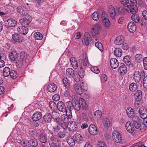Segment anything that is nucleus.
Instances as JSON below:
<instances>
[{"label": "nucleus", "mask_w": 147, "mask_h": 147, "mask_svg": "<svg viewBox=\"0 0 147 147\" xmlns=\"http://www.w3.org/2000/svg\"><path fill=\"white\" fill-rule=\"evenodd\" d=\"M97 40V38L94 37H91L90 33L88 32L85 33L82 40L83 45H87L90 44H91L90 43H92Z\"/></svg>", "instance_id": "1"}, {"label": "nucleus", "mask_w": 147, "mask_h": 147, "mask_svg": "<svg viewBox=\"0 0 147 147\" xmlns=\"http://www.w3.org/2000/svg\"><path fill=\"white\" fill-rule=\"evenodd\" d=\"M101 18L104 26L105 27H108L110 26L111 23L108 18V15L105 12L103 11L102 12Z\"/></svg>", "instance_id": "2"}, {"label": "nucleus", "mask_w": 147, "mask_h": 147, "mask_svg": "<svg viewBox=\"0 0 147 147\" xmlns=\"http://www.w3.org/2000/svg\"><path fill=\"white\" fill-rule=\"evenodd\" d=\"M145 76V74L144 71L140 72L135 71L134 73L133 79L135 82H138L140 81L141 78H143Z\"/></svg>", "instance_id": "3"}, {"label": "nucleus", "mask_w": 147, "mask_h": 147, "mask_svg": "<svg viewBox=\"0 0 147 147\" xmlns=\"http://www.w3.org/2000/svg\"><path fill=\"white\" fill-rule=\"evenodd\" d=\"M55 134L60 138H64L65 135V132L61 129L58 126H56L53 128Z\"/></svg>", "instance_id": "4"}, {"label": "nucleus", "mask_w": 147, "mask_h": 147, "mask_svg": "<svg viewBox=\"0 0 147 147\" xmlns=\"http://www.w3.org/2000/svg\"><path fill=\"white\" fill-rule=\"evenodd\" d=\"M101 30L100 26L98 24H96L92 27L91 33L93 36H96L99 34Z\"/></svg>", "instance_id": "5"}, {"label": "nucleus", "mask_w": 147, "mask_h": 147, "mask_svg": "<svg viewBox=\"0 0 147 147\" xmlns=\"http://www.w3.org/2000/svg\"><path fill=\"white\" fill-rule=\"evenodd\" d=\"M32 20V18L30 16H27L24 18L20 19L19 22L24 27H28Z\"/></svg>", "instance_id": "6"}, {"label": "nucleus", "mask_w": 147, "mask_h": 147, "mask_svg": "<svg viewBox=\"0 0 147 147\" xmlns=\"http://www.w3.org/2000/svg\"><path fill=\"white\" fill-rule=\"evenodd\" d=\"M17 9L18 12L20 15L25 16H29L28 14L29 11L24 7L19 6L17 7Z\"/></svg>", "instance_id": "7"}, {"label": "nucleus", "mask_w": 147, "mask_h": 147, "mask_svg": "<svg viewBox=\"0 0 147 147\" xmlns=\"http://www.w3.org/2000/svg\"><path fill=\"white\" fill-rule=\"evenodd\" d=\"M112 134L113 139L115 142L118 143L121 141V137L120 133L115 131Z\"/></svg>", "instance_id": "8"}, {"label": "nucleus", "mask_w": 147, "mask_h": 147, "mask_svg": "<svg viewBox=\"0 0 147 147\" xmlns=\"http://www.w3.org/2000/svg\"><path fill=\"white\" fill-rule=\"evenodd\" d=\"M57 108L58 110L62 112H65L67 110L65 103L62 101H59L57 103Z\"/></svg>", "instance_id": "9"}, {"label": "nucleus", "mask_w": 147, "mask_h": 147, "mask_svg": "<svg viewBox=\"0 0 147 147\" xmlns=\"http://www.w3.org/2000/svg\"><path fill=\"white\" fill-rule=\"evenodd\" d=\"M132 121L134 125L136 128H140V130L142 129L141 120H139L138 117H135L133 119Z\"/></svg>", "instance_id": "10"}, {"label": "nucleus", "mask_w": 147, "mask_h": 147, "mask_svg": "<svg viewBox=\"0 0 147 147\" xmlns=\"http://www.w3.org/2000/svg\"><path fill=\"white\" fill-rule=\"evenodd\" d=\"M5 23L7 26L12 27L15 26L17 24V22L14 19H9L5 21Z\"/></svg>", "instance_id": "11"}, {"label": "nucleus", "mask_w": 147, "mask_h": 147, "mask_svg": "<svg viewBox=\"0 0 147 147\" xmlns=\"http://www.w3.org/2000/svg\"><path fill=\"white\" fill-rule=\"evenodd\" d=\"M138 112L142 118H145L147 117V111L145 107H141L138 110Z\"/></svg>", "instance_id": "12"}, {"label": "nucleus", "mask_w": 147, "mask_h": 147, "mask_svg": "<svg viewBox=\"0 0 147 147\" xmlns=\"http://www.w3.org/2000/svg\"><path fill=\"white\" fill-rule=\"evenodd\" d=\"M68 128L70 131H75L78 127L77 123L75 122L70 121L68 122Z\"/></svg>", "instance_id": "13"}, {"label": "nucleus", "mask_w": 147, "mask_h": 147, "mask_svg": "<svg viewBox=\"0 0 147 147\" xmlns=\"http://www.w3.org/2000/svg\"><path fill=\"white\" fill-rule=\"evenodd\" d=\"M88 131L92 135H95L97 134V129L96 126L94 124L90 125L89 127Z\"/></svg>", "instance_id": "14"}, {"label": "nucleus", "mask_w": 147, "mask_h": 147, "mask_svg": "<svg viewBox=\"0 0 147 147\" xmlns=\"http://www.w3.org/2000/svg\"><path fill=\"white\" fill-rule=\"evenodd\" d=\"M108 12L111 17L114 20L115 17L116 13L114 8L112 5H110L108 7Z\"/></svg>", "instance_id": "15"}, {"label": "nucleus", "mask_w": 147, "mask_h": 147, "mask_svg": "<svg viewBox=\"0 0 147 147\" xmlns=\"http://www.w3.org/2000/svg\"><path fill=\"white\" fill-rule=\"evenodd\" d=\"M80 103V100L78 101L76 99H74L72 101V105L76 110L78 111L80 110L81 108Z\"/></svg>", "instance_id": "16"}, {"label": "nucleus", "mask_w": 147, "mask_h": 147, "mask_svg": "<svg viewBox=\"0 0 147 147\" xmlns=\"http://www.w3.org/2000/svg\"><path fill=\"white\" fill-rule=\"evenodd\" d=\"M133 123L130 121L127 122L125 124V127L127 131L129 133H133L134 130Z\"/></svg>", "instance_id": "17"}, {"label": "nucleus", "mask_w": 147, "mask_h": 147, "mask_svg": "<svg viewBox=\"0 0 147 147\" xmlns=\"http://www.w3.org/2000/svg\"><path fill=\"white\" fill-rule=\"evenodd\" d=\"M110 63L111 67L113 69L116 68L119 66L118 61L115 58L111 59L110 60Z\"/></svg>", "instance_id": "18"}, {"label": "nucleus", "mask_w": 147, "mask_h": 147, "mask_svg": "<svg viewBox=\"0 0 147 147\" xmlns=\"http://www.w3.org/2000/svg\"><path fill=\"white\" fill-rule=\"evenodd\" d=\"M124 41V38L123 36H119L115 40V44L117 45H120L123 44Z\"/></svg>", "instance_id": "19"}, {"label": "nucleus", "mask_w": 147, "mask_h": 147, "mask_svg": "<svg viewBox=\"0 0 147 147\" xmlns=\"http://www.w3.org/2000/svg\"><path fill=\"white\" fill-rule=\"evenodd\" d=\"M52 113L51 114L49 113H47L43 116L44 120L47 123H51L52 119Z\"/></svg>", "instance_id": "20"}, {"label": "nucleus", "mask_w": 147, "mask_h": 147, "mask_svg": "<svg viewBox=\"0 0 147 147\" xmlns=\"http://www.w3.org/2000/svg\"><path fill=\"white\" fill-rule=\"evenodd\" d=\"M128 30L131 32H134L136 29V27L134 23L133 22H130L128 24Z\"/></svg>", "instance_id": "21"}, {"label": "nucleus", "mask_w": 147, "mask_h": 147, "mask_svg": "<svg viewBox=\"0 0 147 147\" xmlns=\"http://www.w3.org/2000/svg\"><path fill=\"white\" fill-rule=\"evenodd\" d=\"M13 39L16 42H21L22 41L23 38L21 36L17 34H14L12 35Z\"/></svg>", "instance_id": "22"}, {"label": "nucleus", "mask_w": 147, "mask_h": 147, "mask_svg": "<svg viewBox=\"0 0 147 147\" xmlns=\"http://www.w3.org/2000/svg\"><path fill=\"white\" fill-rule=\"evenodd\" d=\"M41 113L39 112H36L32 116V119L34 121H37L39 120L41 118Z\"/></svg>", "instance_id": "23"}, {"label": "nucleus", "mask_w": 147, "mask_h": 147, "mask_svg": "<svg viewBox=\"0 0 147 147\" xmlns=\"http://www.w3.org/2000/svg\"><path fill=\"white\" fill-rule=\"evenodd\" d=\"M74 88L78 94L80 95L82 94L83 91L78 83L74 84Z\"/></svg>", "instance_id": "24"}, {"label": "nucleus", "mask_w": 147, "mask_h": 147, "mask_svg": "<svg viewBox=\"0 0 147 147\" xmlns=\"http://www.w3.org/2000/svg\"><path fill=\"white\" fill-rule=\"evenodd\" d=\"M126 113L127 115L130 118H131L133 120L134 118H135L134 117V113L133 109L131 108H128L126 110Z\"/></svg>", "instance_id": "25"}, {"label": "nucleus", "mask_w": 147, "mask_h": 147, "mask_svg": "<svg viewBox=\"0 0 147 147\" xmlns=\"http://www.w3.org/2000/svg\"><path fill=\"white\" fill-rule=\"evenodd\" d=\"M57 86L54 83H52L48 86L47 89L50 92H54L57 89Z\"/></svg>", "instance_id": "26"}, {"label": "nucleus", "mask_w": 147, "mask_h": 147, "mask_svg": "<svg viewBox=\"0 0 147 147\" xmlns=\"http://www.w3.org/2000/svg\"><path fill=\"white\" fill-rule=\"evenodd\" d=\"M73 138L79 143H82L83 139L82 136L79 134H76L73 136Z\"/></svg>", "instance_id": "27"}, {"label": "nucleus", "mask_w": 147, "mask_h": 147, "mask_svg": "<svg viewBox=\"0 0 147 147\" xmlns=\"http://www.w3.org/2000/svg\"><path fill=\"white\" fill-rule=\"evenodd\" d=\"M9 56L10 59L13 61H15L17 59V53L15 51L11 52L10 53Z\"/></svg>", "instance_id": "28"}, {"label": "nucleus", "mask_w": 147, "mask_h": 147, "mask_svg": "<svg viewBox=\"0 0 147 147\" xmlns=\"http://www.w3.org/2000/svg\"><path fill=\"white\" fill-rule=\"evenodd\" d=\"M52 119L54 121L57 123H59L60 120V118L58 114L56 112H52Z\"/></svg>", "instance_id": "29"}, {"label": "nucleus", "mask_w": 147, "mask_h": 147, "mask_svg": "<svg viewBox=\"0 0 147 147\" xmlns=\"http://www.w3.org/2000/svg\"><path fill=\"white\" fill-rule=\"evenodd\" d=\"M29 145L33 147H36L38 145L37 140L34 138L28 141Z\"/></svg>", "instance_id": "30"}, {"label": "nucleus", "mask_w": 147, "mask_h": 147, "mask_svg": "<svg viewBox=\"0 0 147 147\" xmlns=\"http://www.w3.org/2000/svg\"><path fill=\"white\" fill-rule=\"evenodd\" d=\"M66 74L67 75H69L72 78L75 75V73L74 70L70 68H68L66 69Z\"/></svg>", "instance_id": "31"}, {"label": "nucleus", "mask_w": 147, "mask_h": 147, "mask_svg": "<svg viewBox=\"0 0 147 147\" xmlns=\"http://www.w3.org/2000/svg\"><path fill=\"white\" fill-rule=\"evenodd\" d=\"M70 60L73 68L77 69L78 67V64L76 59L74 57H71Z\"/></svg>", "instance_id": "32"}, {"label": "nucleus", "mask_w": 147, "mask_h": 147, "mask_svg": "<svg viewBox=\"0 0 147 147\" xmlns=\"http://www.w3.org/2000/svg\"><path fill=\"white\" fill-rule=\"evenodd\" d=\"M127 68L124 65L121 66L119 69V72L121 75H123L127 72Z\"/></svg>", "instance_id": "33"}, {"label": "nucleus", "mask_w": 147, "mask_h": 147, "mask_svg": "<svg viewBox=\"0 0 147 147\" xmlns=\"http://www.w3.org/2000/svg\"><path fill=\"white\" fill-rule=\"evenodd\" d=\"M10 68L8 67H5L3 71V76L5 77H7L9 75L10 72Z\"/></svg>", "instance_id": "34"}, {"label": "nucleus", "mask_w": 147, "mask_h": 147, "mask_svg": "<svg viewBox=\"0 0 147 147\" xmlns=\"http://www.w3.org/2000/svg\"><path fill=\"white\" fill-rule=\"evenodd\" d=\"M142 92L140 90H137L135 94V96L137 97L136 100L138 101H140L142 98Z\"/></svg>", "instance_id": "35"}, {"label": "nucleus", "mask_w": 147, "mask_h": 147, "mask_svg": "<svg viewBox=\"0 0 147 147\" xmlns=\"http://www.w3.org/2000/svg\"><path fill=\"white\" fill-rule=\"evenodd\" d=\"M135 59L136 61L138 63H141L143 59L142 55L140 54H137L135 56Z\"/></svg>", "instance_id": "36"}, {"label": "nucleus", "mask_w": 147, "mask_h": 147, "mask_svg": "<svg viewBox=\"0 0 147 147\" xmlns=\"http://www.w3.org/2000/svg\"><path fill=\"white\" fill-rule=\"evenodd\" d=\"M131 19L134 22L137 23L140 20V18L137 14L136 13L133 14L131 17Z\"/></svg>", "instance_id": "37"}, {"label": "nucleus", "mask_w": 147, "mask_h": 147, "mask_svg": "<svg viewBox=\"0 0 147 147\" xmlns=\"http://www.w3.org/2000/svg\"><path fill=\"white\" fill-rule=\"evenodd\" d=\"M122 50L118 48H116L114 51L115 55L118 57H120L121 56L122 54Z\"/></svg>", "instance_id": "38"}, {"label": "nucleus", "mask_w": 147, "mask_h": 147, "mask_svg": "<svg viewBox=\"0 0 147 147\" xmlns=\"http://www.w3.org/2000/svg\"><path fill=\"white\" fill-rule=\"evenodd\" d=\"M49 106L50 108L53 110H55L57 107V104L53 101L49 102Z\"/></svg>", "instance_id": "39"}, {"label": "nucleus", "mask_w": 147, "mask_h": 147, "mask_svg": "<svg viewBox=\"0 0 147 147\" xmlns=\"http://www.w3.org/2000/svg\"><path fill=\"white\" fill-rule=\"evenodd\" d=\"M34 37L36 39L38 40H41L43 38L42 34L39 32L35 33L34 34Z\"/></svg>", "instance_id": "40"}, {"label": "nucleus", "mask_w": 147, "mask_h": 147, "mask_svg": "<svg viewBox=\"0 0 147 147\" xmlns=\"http://www.w3.org/2000/svg\"><path fill=\"white\" fill-rule=\"evenodd\" d=\"M92 18L94 20H98L99 18V13L97 12H94L92 15Z\"/></svg>", "instance_id": "41"}, {"label": "nucleus", "mask_w": 147, "mask_h": 147, "mask_svg": "<svg viewBox=\"0 0 147 147\" xmlns=\"http://www.w3.org/2000/svg\"><path fill=\"white\" fill-rule=\"evenodd\" d=\"M103 123L104 126L106 127H109L110 125V120L107 117H106L104 119Z\"/></svg>", "instance_id": "42"}, {"label": "nucleus", "mask_w": 147, "mask_h": 147, "mask_svg": "<svg viewBox=\"0 0 147 147\" xmlns=\"http://www.w3.org/2000/svg\"><path fill=\"white\" fill-rule=\"evenodd\" d=\"M61 142L58 140L54 142H52L51 143V147H60Z\"/></svg>", "instance_id": "43"}, {"label": "nucleus", "mask_w": 147, "mask_h": 147, "mask_svg": "<svg viewBox=\"0 0 147 147\" xmlns=\"http://www.w3.org/2000/svg\"><path fill=\"white\" fill-rule=\"evenodd\" d=\"M123 61L127 65H129L131 63V60L128 56H125L123 59Z\"/></svg>", "instance_id": "44"}, {"label": "nucleus", "mask_w": 147, "mask_h": 147, "mask_svg": "<svg viewBox=\"0 0 147 147\" xmlns=\"http://www.w3.org/2000/svg\"><path fill=\"white\" fill-rule=\"evenodd\" d=\"M137 88V85L135 83H131L129 86V90L132 92H134L136 90Z\"/></svg>", "instance_id": "45"}, {"label": "nucleus", "mask_w": 147, "mask_h": 147, "mask_svg": "<svg viewBox=\"0 0 147 147\" xmlns=\"http://www.w3.org/2000/svg\"><path fill=\"white\" fill-rule=\"evenodd\" d=\"M79 86L83 91L85 92L87 90V87L86 85L84 82H82L81 83H80Z\"/></svg>", "instance_id": "46"}, {"label": "nucleus", "mask_w": 147, "mask_h": 147, "mask_svg": "<svg viewBox=\"0 0 147 147\" xmlns=\"http://www.w3.org/2000/svg\"><path fill=\"white\" fill-rule=\"evenodd\" d=\"M138 8L135 4H133L131 6V9H130V13H136L138 11Z\"/></svg>", "instance_id": "47"}, {"label": "nucleus", "mask_w": 147, "mask_h": 147, "mask_svg": "<svg viewBox=\"0 0 147 147\" xmlns=\"http://www.w3.org/2000/svg\"><path fill=\"white\" fill-rule=\"evenodd\" d=\"M10 76L13 79H15L17 77V74L16 71L14 70H11L10 71Z\"/></svg>", "instance_id": "48"}, {"label": "nucleus", "mask_w": 147, "mask_h": 147, "mask_svg": "<svg viewBox=\"0 0 147 147\" xmlns=\"http://www.w3.org/2000/svg\"><path fill=\"white\" fill-rule=\"evenodd\" d=\"M61 120L64 123H67L69 121V118H68L67 115H63L61 116Z\"/></svg>", "instance_id": "49"}, {"label": "nucleus", "mask_w": 147, "mask_h": 147, "mask_svg": "<svg viewBox=\"0 0 147 147\" xmlns=\"http://www.w3.org/2000/svg\"><path fill=\"white\" fill-rule=\"evenodd\" d=\"M63 83L64 85L67 87L69 89L70 88V86L69 84V81L68 79L67 78H65L63 80Z\"/></svg>", "instance_id": "50"}, {"label": "nucleus", "mask_w": 147, "mask_h": 147, "mask_svg": "<svg viewBox=\"0 0 147 147\" xmlns=\"http://www.w3.org/2000/svg\"><path fill=\"white\" fill-rule=\"evenodd\" d=\"M95 46L100 51L103 49V46L102 44L99 42H96L95 44Z\"/></svg>", "instance_id": "51"}, {"label": "nucleus", "mask_w": 147, "mask_h": 147, "mask_svg": "<svg viewBox=\"0 0 147 147\" xmlns=\"http://www.w3.org/2000/svg\"><path fill=\"white\" fill-rule=\"evenodd\" d=\"M74 139H72V138H70L68 139L67 141L68 144L70 146H74L75 144V142L74 140Z\"/></svg>", "instance_id": "52"}, {"label": "nucleus", "mask_w": 147, "mask_h": 147, "mask_svg": "<svg viewBox=\"0 0 147 147\" xmlns=\"http://www.w3.org/2000/svg\"><path fill=\"white\" fill-rule=\"evenodd\" d=\"M80 101L81 102V106L82 105V107L84 109L86 110L87 107L85 101L83 99H81Z\"/></svg>", "instance_id": "53"}, {"label": "nucleus", "mask_w": 147, "mask_h": 147, "mask_svg": "<svg viewBox=\"0 0 147 147\" xmlns=\"http://www.w3.org/2000/svg\"><path fill=\"white\" fill-rule=\"evenodd\" d=\"M105 139L107 141L108 143H110L111 141V136L108 133H106L104 135Z\"/></svg>", "instance_id": "54"}, {"label": "nucleus", "mask_w": 147, "mask_h": 147, "mask_svg": "<svg viewBox=\"0 0 147 147\" xmlns=\"http://www.w3.org/2000/svg\"><path fill=\"white\" fill-rule=\"evenodd\" d=\"M40 140L41 142L45 143L47 140L45 136L43 134H40Z\"/></svg>", "instance_id": "55"}, {"label": "nucleus", "mask_w": 147, "mask_h": 147, "mask_svg": "<svg viewBox=\"0 0 147 147\" xmlns=\"http://www.w3.org/2000/svg\"><path fill=\"white\" fill-rule=\"evenodd\" d=\"M128 5L126 6H124V8L125 10L128 12H130V9H131V6L132 5H131V4L128 3Z\"/></svg>", "instance_id": "56"}, {"label": "nucleus", "mask_w": 147, "mask_h": 147, "mask_svg": "<svg viewBox=\"0 0 147 147\" xmlns=\"http://www.w3.org/2000/svg\"><path fill=\"white\" fill-rule=\"evenodd\" d=\"M20 55V59L23 60L24 61H26L25 60L26 58V54L23 52H21Z\"/></svg>", "instance_id": "57"}, {"label": "nucleus", "mask_w": 147, "mask_h": 147, "mask_svg": "<svg viewBox=\"0 0 147 147\" xmlns=\"http://www.w3.org/2000/svg\"><path fill=\"white\" fill-rule=\"evenodd\" d=\"M142 61L144 69L146 70H147V57L144 58Z\"/></svg>", "instance_id": "58"}, {"label": "nucleus", "mask_w": 147, "mask_h": 147, "mask_svg": "<svg viewBox=\"0 0 147 147\" xmlns=\"http://www.w3.org/2000/svg\"><path fill=\"white\" fill-rule=\"evenodd\" d=\"M78 73L80 77L82 78L84 77V70L82 69L81 68L79 71Z\"/></svg>", "instance_id": "59"}, {"label": "nucleus", "mask_w": 147, "mask_h": 147, "mask_svg": "<svg viewBox=\"0 0 147 147\" xmlns=\"http://www.w3.org/2000/svg\"><path fill=\"white\" fill-rule=\"evenodd\" d=\"M144 78L143 85L145 88H147V76H145Z\"/></svg>", "instance_id": "60"}, {"label": "nucleus", "mask_w": 147, "mask_h": 147, "mask_svg": "<svg viewBox=\"0 0 147 147\" xmlns=\"http://www.w3.org/2000/svg\"><path fill=\"white\" fill-rule=\"evenodd\" d=\"M65 112H66L68 118L70 119H71L72 118V113L71 112V110L70 109L69 110H68V109H67L66 110V111Z\"/></svg>", "instance_id": "61"}, {"label": "nucleus", "mask_w": 147, "mask_h": 147, "mask_svg": "<svg viewBox=\"0 0 147 147\" xmlns=\"http://www.w3.org/2000/svg\"><path fill=\"white\" fill-rule=\"evenodd\" d=\"M24 60L20 59V60H18L16 62V63L17 64V66L18 67H20L23 64V63L24 61Z\"/></svg>", "instance_id": "62"}, {"label": "nucleus", "mask_w": 147, "mask_h": 147, "mask_svg": "<svg viewBox=\"0 0 147 147\" xmlns=\"http://www.w3.org/2000/svg\"><path fill=\"white\" fill-rule=\"evenodd\" d=\"M50 143H51L52 142H54L57 140L56 138L53 136H52L49 138Z\"/></svg>", "instance_id": "63"}, {"label": "nucleus", "mask_w": 147, "mask_h": 147, "mask_svg": "<svg viewBox=\"0 0 147 147\" xmlns=\"http://www.w3.org/2000/svg\"><path fill=\"white\" fill-rule=\"evenodd\" d=\"M83 65L86 67L87 65H88V61L87 58L85 57L83 59Z\"/></svg>", "instance_id": "64"}]
</instances>
